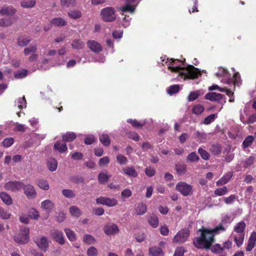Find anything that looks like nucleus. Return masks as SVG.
Instances as JSON below:
<instances>
[{"label": "nucleus", "mask_w": 256, "mask_h": 256, "mask_svg": "<svg viewBox=\"0 0 256 256\" xmlns=\"http://www.w3.org/2000/svg\"><path fill=\"white\" fill-rule=\"evenodd\" d=\"M28 216L29 218L32 219L37 220L40 217L38 212L34 208H31L28 212Z\"/></svg>", "instance_id": "ea45409f"}, {"label": "nucleus", "mask_w": 256, "mask_h": 256, "mask_svg": "<svg viewBox=\"0 0 256 256\" xmlns=\"http://www.w3.org/2000/svg\"><path fill=\"white\" fill-rule=\"evenodd\" d=\"M69 211L70 214L75 218H78L82 214L80 209L76 206H70L69 208Z\"/></svg>", "instance_id": "2f4dec72"}, {"label": "nucleus", "mask_w": 256, "mask_h": 256, "mask_svg": "<svg viewBox=\"0 0 256 256\" xmlns=\"http://www.w3.org/2000/svg\"><path fill=\"white\" fill-rule=\"evenodd\" d=\"M14 106H17L19 109L25 108L26 106V102L24 96L19 98L15 101Z\"/></svg>", "instance_id": "7c9ffc66"}, {"label": "nucleus", "mask_w": 256, "mask_h": 256, "mask_svg": "<svg viewBox=\"0 0 256 256\" xmlns=\"http://www.w3.org/2000/svg\"><path fill=\"white\" fill-rule=\"evenodd\" d=\"M176 189L184 196H190L193 194L192 186L184 182H178L176 186Z\"/></svg>", "instance_id": "39448f33"}, {"label": "nucleus", "mask_w": 256, "mask_h": 256, "mask_svg": "<svg viewBox=\"0 0 256 256\" xmlns=\"http://www.w3.org/2000/svg\"><path fill=\"white\" fill-rule=\"evenodd\" d=\"M32 40V38L28 36H22L17 39V44L20 47L26 46Z\"/></svg>", "instance_id": "2eb2a0df"}, {"label": "nucleus", "mask_w": 256, "mask_h": 256, "mask_svg": "<svg viewBox=\"0 0 256 256\" xmlns=\"http://www.w3.org/2000/svg\"><path fill=\"white\" fill-rule=\"evenodd\" d=\"M190 235V232L187 230H182L179 231L173 238V242L175 243H182L185 242Z\"/></svg>", "instance_id": "1a4fd4ad"}, {"label": "nucleus", "mask_w": 256, "mask_h": 256, "mask_svg": "<svg viewBox=\"0 0 256 256\" xmlns=\"http://www.w3.org/2000/svg\"><path fill=\"white\" fill-rule=\"evenodd\" d=\"M84 42L79 40H74L72 43V47L76 49H81L84 48Z\"/></svg>", "instance_id": "09e8293b"}, {"label": "nucleus", "mask_w": 256, "mask_h": 256, "mask_svg": "<svg viewBox=\"0 0 256 256\" xmlns=\"http://www.w3.org/2000/svg\"><path fill=\"white\" fill-rule=\"evenodd\" d=\"M36 5L35 0H23L20 2V6L23 8H30Z\"/></svg>", "instance_id": "c756f323"}, {"label": "nucleus", "mask_w": 256, "mask_h": 256, "mask_svg": "<svg viewBox=\"0 0 256 256\" xmlns=\"http://www.w3.org/2000/svg\"><path fill=\"white\" fill-rule=\"evenodd\" d=\"M16 12V10L12 6H4L0 10V13L2 15H12Z\"/></svg>", "instance_id": "412c9836"}, {"label": "nucleus", "mask_w": 256, "mask_h": 256, "mask_svg": "<svg viewBox=\"0 0 256 256\" xmlns=\"http://www.w3.org/2000/svg\"><path fill=\"white\" fill-rule=\"evenodd\" d=\"M148 224L153 228H156L158 226L159 220L158 218L154 214L149 216L148 218Z\"/></svg>", "instance_id": "393cba45"}, {"label": "nucleus", "mask_w": 256, "mask_h": 256, "mask_svg": "<svg viewBox=\"0 0 256 256\" xmlns=\"http://www.w3.org/2000/svg\"><path fill=\"white\" fill-rule=\"evenodd\" d=\"M30 230L26 226L21 227L19 233L14 236V241L20 244H25L29 241Z\"/></svg>", "instance_id": "20e7f679"}, {"label": "nucleus", "mask_w": 256, "mask_h": 256, "mask_svg": "<svg viewBox=\"0 0 256 256\" xmlns=\"http://www.w3.org/2000/svg\"><path fill=\"white\" fill-rule=\"evenodd\" d=\"M184 248L183 247L177 248L174 256H184Z\"/></svg>", "instance_id": "e2e57ef3"}, {"label": "nucleus", "mask_w": 256, "mask_h": 256, "mask_svg": "<svg viewBox=\"0 0 256 256\" xmlns=\"http://www.w3.org/2000/svg\"><path fill=\"white\" fill-rule=\"evenodd\" d=\"M54 149L60 152H64V146L62 144L56 142L54 146Z\"/></svg>", "instance_id": "69168bd1"}, {"label": "nucleus", "mask_w": 256, "mask_h": 256, "mask_svg": "<svg viewBox=\"0 0 256 256\" xmlns=\"http://www.w3.org/2000/svg\"><path fill=\"white\" fill-rule=\"evenodd\" d=\"M37 50L38 46L36 44L24 48V54L25 56H29L28 60L30 62H35L38 60V55L36 53Z\"/></svg>", "instance_id": "423d86ee"}, {"label": "nucleus", "mask_w": 256, "mask_h": 256, "mask_svg": "<svg viewBox=\"0 0 256 256\" xmlns=\"http://www.w3.org/2000/svg\"><path fill=\"white\" fill-rule=\"evenodd\" d=\"M233 176L232 172H229L216 182V185L221 186L227 184Z\"/></svg>", "instance_id": "dca6fc26"}, {"label": "nucleus", "mask_w": 256, "mask_h": 256, "mask_svg": "<svg viewBox=\"0 0 256 256\" xmlns=\"http://www.w3.org/2000/svg\"><path fill=\"white\" fill-rule=\"evenodd\" d=\"M28 74V71L26 70H20L14 73V76L16 78H22L26 77Z\"/></svg>", "instance_id": "c9c22d12"}, {"label": "nucleus", "mask_w": 256, "mask_h": 256, "mask_svg": "<svg viewBox=\"0 0 256 256\" xmlns=\"http://www.w3.org/2000/svg\"><path fill=\"white\" fill-rule=\"evenodd\" d=\"M217 118V114H212L206 116L204 120L202 123L204 124H209Z\"/></svg>", "instance_id": "a18cd8bd"}, {"label": "nucleus", "mask_w": 256, "mask_h": 256, "mask_svg": "<svg viewBox=\"0 0 256 256\" xmlns=\"http://www.w3.org/2000/svg\"><path fill=\"white\" fill-rule=\"evenodd\" d=\"M69 17L72 19H77L82 16V12L80 10H72L68 12Z\"/></svg>", "instance_id": "58836bf2"}, {"label": "nucleus", "mask_w": 256, "mask_h": 256, "mask_svg": "<svg viewBox=\"0 0 256 256\" xmlns=\"http://www.w3.org/2000/svg\"><path fill=\"white\" fill-rule=\"evenodd\" d=\"M83 242L87 244H94L96 242V240L92 236L86 234L83 236Z\"/></svg>", "instance_id": "72a5a7b5"}, {"label": "nucleus", "mask_w": 256, "mask_h": 256, "mask_svg": "<svg viewBox=\"0 0 256 256\" xmlns=\"http://www.w3.org/2000/svg\"><path fill=\"white\" fill-rule=\"evenodd\" d=\"M86 254L88 256H98V250L94 246H90L88 249Z\"/></svg>", "instance_id": "de8ad7c7"}, {"label": "nucleus", "mask_w": 256, "mask_h": 256, "mask_svg": "<svg viewBox=\"0 0 256 256\" xmlns=\"http://www.w3.org/2000/svg\"><path fill=\"white\" fill-rule=\"evenodd\" d=\"M55 240L60 244H64V239L63 238V234L62 232L55 231L53 234Z\"/></svg>", "instance_id": "473e14b6"}, {"label": "nucleus", "mask_w": 256, "mask_h": 256, "mask_svg": "<svg viewBox=\"0 0 256 256\" xmlns=\"http://www.w3.org/2000/svg\"><path fill=\"white\" fill-rule=\"evenodd\" d=\"M211 250L212 252L220 254L223 251V248L220 244H216L212 248Z\"/></svg>", "instance_id": "052dcab7"}, {"label": "nucleus", "mask_w": 256, "mask_h": 256, "mask_svg": "<svg viewBox=\"0 0 256 256\" xmlns=\"http://www.w3.org/2000/svg\"><path fill=\"white\" fill-rule=\"evenodd\" d=\"M210 90H218L220 92H224L228 96H230L232 94V91L226 88H222L220 87L216 84H214L208 88Z\"/></svg>", "instance_id": "a878e982"}, {"label": "nucleus", "mask_w": 256, "mask_h": 256, "mask_svg": "<svg viewBox=\"0 0 256 256\" xmlns=\"http://www.w3.org/2000/svg\"><path fill=\"white\" fill-rule=\"evenodd\" d=\"M224 230V228L222 225L213 229L200 228L198 230L201 232V236L194 241V244L198 248H209L214 241V236Z\"/></svg>", "instance_id": "f03ea898"}, {"label": "nucleus", "mask_w": 256, "mask_h": 256, "mask_svg": "<svg viewBox=\"0 0 256 256\" xmlns=\"http://www.w3.org/2000/svg\"><path fill=\"white\" fill-rule=\"evenodd\" d=\"M228 188L226 186H223L220 188H216L214 190V194L218 196H222L228 193Z\"/></svg>", "instance_id": "79ce46f5"}, {"label": "nucleus", "mask_w": 256, "mask_h": 256, "mask_svg": "<svg viewBox=\"0 0 256 256\" xmlns=\"http://www.w3.org/2000/svg\"><path fill=\"white\" fill-rule=\"evenodd\" d=\"M0 198L2 202L7 206H10L13 202V200L11 196L6 192H1L0 193Z\"/></svg>", "instance_id": "6ab92c4d"}, {"label": "nucleus", "mask_w": 256, "mask_h": 256, "mask_svg": "<svg viewBox=\"0 0 256 256\" xmlns=\"http://www.w3.org/2000/svg\"><path fill=\"white\" fill-rule=\"evenodd\" d=\"M150 256H163L164 252L162 250L158 247L154 246L149 248Z\"/></svg>", "instance_id": "4be33fe9"}, {"label": "nucleus", "mask_w": 256, "mask_h": 256, "mask_svg": "<svg viewBox=\"0 0 256 256\" xmlns=\"http://www.w3.org/2000/svg\"><path fill=\"white\" fill-rule=\"evenodd\" d=\"M110 176H111L109 175L106 172H100L98 176V182L100 184L106 183L108 180Z\"/></svg>", "instance_id": "cd10ccee"}, {"label": "nucleus", "mask_w": 256, "mask_h": 256, "mask_svg": "<svg viewBox=\"0 0 256 256\" xmlns=\"http://www.w3.org/2000/svg\"><path fill=\"white\" fill-rule=\"evenodd\" d=\"M11 214L2 208H0V218L4 220H8L10 218Z\"/></svg>", "instance_id": "49530a36"}, {"label": "nucleus", "mask_w": 256, "mask_h": 256, "mask_svg": "<svg viewBox=\"0 0 256 256\" xmlns=\"http://www.w3.org/2000/svg\"><path fill=\"white\" fill-rule=\"evenodd\" d=\"M136 7V5H134L130 4H127L122 7L120 8V10L122 12V14H124L127 12L130 14H132L134 13Z\"/></svg>", "instance_id": "bb28decb"}, {"label": "nucleus", "mask_w": 256, "mask_h": 256, "mask_svg": "<svg viewBox=\"0 0 256 256\" xmlns=\"http://www.w3.org/2000/svg\"><path fill=\"white\" fill-rule=\"evenodd\" d=\"M100 140L101 142L106 146H108L110 144V140L107 134H102L100 135Z\"/></svg>", "instance_id": "37998d69"}, {"label": "nucleus", "mask_w": 256, "mask_h": 256, "mask_svg": "<svg viewBox=\"0 0 256 256\" xmlns=\"http://www.w3.org/2000/svg\"><path fill=\"white\" fill-rule=\"evenodd\" d=\"M198 152L203 159L206 160L209 158L210 155L208 153L204 150L199 148Z\"/></svg>", "instance_id": "680f3d73"}, {"label": "nucleus", "mask_w": 256, "mask_h": 256, "mask_svg": "<svg viewBox=\"0 0 256 256\" xmlns=\"http://www.w3.org/2000/svg\"><path fill=\"white\" fill-rule=\"evenodd\" d=\"M36 184L39 188L45 190H47L49 189V184L46 180H39L37 181Z\"/></svg>", "instance_id": "e433bc0d"}, {"label": "nucleus", "mask_w": 256, "mask_h": 256, "mask_svg": "<svg viewBox=\"0 0 256 256\" xmlns=\"http://www.w3.org/2000/svg\"><path fill=\"white\" fill-rule=\"evenodd\" d=\"M51 24L54 26H62L64 25V20L62 18H55L51 21Z\"/></svg>", "instance_id": "8fccbe9b"}, {"label": "nucleus", "mask_w": 256, "mask_h": 256, "mask_svg": "<svg viewBox=\"0 0 256 256\" xmlns=\"http://www.w3.org/2000/svg\"><path fill=\"white\" fill-rule=\"evenodd\" d=\"M87 44L88 48L94 52H99L102 50L101 44L95 40H89Z\"/></svg>", "instance_id": "4468645a"}, {"label": "nucleus", "mask_w": 256, "mask_h": 256, "mask_svg": "<svg viewBox=\"0 0 256 256\" xmlns=\"http://www.w3.org/2000/svg\"><path fill=\"white\" fill-rule=\"evenodd\" d=\"M161 234L163 236H167L169 233V230L166 225L162 226L160 228Z\"/></svg>", "instance_id": "774afa93"}, {"label": "nucleus", "mask_w": 256, "mask_h": 256, "mask_svg": "<svg viewBox=\"0 0 256 256\" xmlns=\"http://www.w3.org/2000/svg\"><path fill=\"white\" fill-rule=\"evenodd\" d=\"M205 98L212 102L218 101L222 98V95L212 92L206 94L205 95Z\"/></svg>", "instance_id": "f3484780"}, {"label": "nucleus", "mask_w": 256, "mask_h": 256, "mask_svg": "<svg viewBox=\"0 0 256 256\" xmlns=\"http://www.w3.org/2000/svg\"><path fill=\"white\" fill-rule=\"evenodd\" d=\"M179 90L180 87L178 85H173L169 87L167 92L170 95H172V94L178 92Z\"/></svg>", "instance_id": "6e6d98bb"}, {"label": "nucleus", "mask_w": 256, "mask_h": 256, "mask_svg": "<svg viewBox=\"0 0 256 256\" xmlns=\"http://www.w3.org/2000/svg\"><path fill=\"white\" fill-rule=\"evenodd\" d=\"M203 93L200 90L191 92L188 97V100L189 102H192L196 100Z\"/></svg>", "instance_id": "c85d7f7f"}, {"label": "nucleus", "mask_w": 256, "mask_h": 256, "mask_svg": "<svg viewBox=\"0 0 256 256\" xmlns=\"http://www.w3.org/2000/svg\"><path fill=\"white\" fill-rule=\"evenodd\" d=\"M147 210L146 205L144 203H140L135 208V212L138 215H143Z\"/></svg>", "instance_id": "5701e85b"}, {"label": "nucleus", "mask_w": 256, "mask_h": 256, "mask_svg": "<svg viewBox=\"0 0 256 256\" xmlns=\"http://www.w3.org/2000/svg\"><path fill=\"white\" fill-rule=\"evenodd\" d=\"M14 142V140L13 138H6L2 142V144L6 148H8Z\"/></svg>", "instance_id": "4d7b16f0"}, {"label": "nucleus", "mask_w": 256, "mask_h": 256, "mask_svg": "<svg viewBox=\"0 0 256 256\" xmlns=\"http://www.w3.org/2000/svg\"><path fill=\"white\" fill-rule=\"evenodd\" d=\"M14 22V18H2L0 20V26L6 27L10 26Z\"/></svg>", "instance_id": "4c0bfd02"}, {"label": "nucleus", "mask_w": 256, "mask_h": 256, "mask_svg": "<svg viewBox=\"0 0 256 256\" xmlns=\"http://www.w3.org/2000/svg\"><path fill=\"white\" fill-rule=\"evenodd\" d=\"M96 202L98 204L106 205L108 206H114L118 204V200L114 198L101 196L97 198Z\"/></svg>", "instance_id": "9d476101"}, {"label": "nucleus", "mask_w": 256, "mask_h": 256, "mask_svg": "<svg viewBox=\"0 0 256 256\" xmlns=\"http://www.w3.org/2000/svg\"><path fill=\"white\" fill-rule=\"evenodd\" d=\"M110 162V160L108 156H104L101 158L98 162L100 166L107 165Z\"/></svg>", "instance_id": "338daca9"}, {"label": "nucleus", "mask_w": 256, "mask_h": 256, "mask_svg": "<svg viewBox=\"0 0 256 256\" xmlns=\"http://www.w3.org/2000/svg\"><path fill=\"white\" fill-rule=\"evenodd\" d=\"M216 76L219 78H222L221 82L223 83L230 84L232 82L230 74L224 68H220L216 73Z\"/></svg>", "instance_id": "9b49d317"}, {"label": "nucleus", "mask_w": 256, "mask_h": 256, "mask_svg": "<svg viewBox=\"0 0 256 256\" xmlns=\"http://www.w3.org/2000/svg\"><path fill=\"white\" fill-rule=\"evenodd\" d=\"M117 162L120 165L125 164L127 163L128 160L126 157L122 154H118L116 156Z\"/></svg>", "instance_id": "5fc2aeb1"}, {"label": "nucleus", "mask_w": 256, "mask_h": 256, "mask_svg": "<svg viewBox=\"0 0 256 256\" xmlns=\"http://www.w3.org/2000/svg\"><path fill=\"white\" fill-rule=\"evenodd\" d=\"M162 64L167 66L172 73L176 74V76H180L184 80L186 78H194L200 74V71L192 66L183 67L182 62L178 59L166 58V61L162 60Z\"/></svg>", "instance_id": "f257e3e1"}, {"label": "nucleus", "mask_w": 256, "mask_h": 256, "mask_svg": "<svg viewBox=\"0 0 256 256\" xmlns=\"http://www.w3.org/2000/svg\"><path fill=\"white\" fill-rule=\"evenodd\" d=\"M176 172L180 174H184L186 170V166L184 164H177L176 166Z\"/></svg>", "instance_id": "bf43d9fd"}, {"label": "nucleus", "mask_w": 256, "mask_h": 256, "mask_svg": "<svg viewBox=\"0 0 256 256\" xmlns=\"http://www.w3.org/2000/svg\"><path fill=\"white\" fill-rule=\"evenodd\" d=\"M36 242L38 246L42 250L44 251L46 250L48 244V242L46 237L43 236L39 240H38Z\"/></svg>", "instance_id": "aec40b11"}, {"label": "nucleus", "mask_w": 256, "mask_h": 256, "mask_svg": "<svg viewBox=\"0 0 256 256\" xmlns=\"http://www.w3.org/2000/svg\"><path fill=\"white\" fill-rule=\"evenodd\" d=\"M22 187H24V184L18 181H10L4 185L6 190L12 192L19 191L22 189Z\"/></svg>", "instance_id": "6e6552de"}, {"label": "nucleus", "mask_w": 256, "mask_h": 256, "mask_svg": "<svg viewBox=\"0 0 256 256\" xmlns=\"http://www.w3.org/2000/svg\"><path fill=\"white\" fill-rule=\"evenodd\" d=\"M27 128V127L24 125L18 122H16L14 124V130L16 132H24Z\"/></svg>", "instance_id": "a19ab883"}, {"label": "nucleus", "mask_w": 256, "mask_h": 256, "mask_svg": "<svg viewBox=\"0 0 256 256\" xmlns=\"http://www.w3.org/2000/svg\"><path fill=\"white\" fill-rule=\"evenodd\" d=\"M65 233L68 237V238L70 241H74L76 239V236L74 232L69 229L65 230Z\"/></svg>", "instance_id": "864d4df0"}, {"label": "nucleus", "mask_w": 256, "mask_h": 256, "mask_svg": "<svg viewBox=\"0 0 256 256\" xmlns=\"http://www.w3.org/2000/svg\"><path fill=\"white\" fill-rule=\"evenodd\" d=\"M76 138V134L73 132H67L65 134V141H72Z\"/></svg>", "instance_id": "13d9d810"}, {"label": "nucleus", "mask_w": 256, "mask_h": 256, "mask_svg": "<svg viewBox=\"0 0 256 256\" xmlns=\"http://www.w3.org/2000/svg\"><path fill=\"white\" fill-rule=\"evenodd\" d=\"M102 19L106 22H112L116 19L114 9L111 7L103 8L100 12Z\"/></svg>", "instance_id": "0eeeda50"}, {"label": "nucleus", "mask_w": 256, "mask_h": 256, "mask_svg": "<svg viewBox=\"0 0 256 256\" xmlns=\"http://www.w3.org/2000/svg\"><path fill=\"white\" fill-rule=\"evenodd\" d=\"M104 233L108 236H114L120 232L118 226L114 224H109L106 225L104 228Z\"/></svg>", "instance_id": "f8f14e48"}, {"label": "nucleus", "mask_w": 256, "mask_h": 256, "mask_svg": "<svg viewBox=\"0 0 256 256\" xmlns=\"http://www.w3.org/2000/svg\"><path fill=\"white\" fill-rule=\"evenodd\" d=\"M26 197L29 199L34 198L36 195V191L34 187L30 184H28L24 185V187H22Z\"/></svg>", "instance_id": "ddd939ff"}, {"label": "nucleus", "mask_w": 256, "mask_h": 256, "mask_svg": "<svg viewBox=\"0 0 256 256\" xmlns=\"http://www.w3.org/2000/svg\"><path fill=\"white\" fill-rule=\"evenodd\" d=\"M187 160L190 162H197L199 158L198 156L194 152L190 153L187 156Z\"/></svg>", "instance_id": "3c124183"}, {"label": "nucleus", "mask_w": 256, "mask_h": 256, "mask_svg": "<svg viewBox=\"0 0 256 256\" xmlns=\"http://www.w3.org/2000/svg\"><path fill=\"white\" fill-rule=\"evenodd\" d=\"M254 137L252 136H248L244 141L242 145L244 148L250 146L254 140Z\"/></svg>", "instance_id": "603ef678"}, {"label": "nucleus", "mask_w": 256, "mask_h": 256, "mask_svg": "<svg viewBox=\"0 0 256 256\" xmlns=\"http://www.w3.org/2000/svg\"><path fill=\"white\" fill-rule=\"evenodd\" d=\"M48 168L50 171H54L58 166V162L54 158H50L48 162Z\"/></svg>", "instance_id": "f704fd0d"}, {"label": "nucleus", "mask_w": 256, "mask_h": 256, "mask_svg": "<svg viewBox=\"0 0 256 256\" xmlns=\"http://www.w3.org/2000/svg\"><path fill=\"white\" fill-rule=\"evenodd\" d=\"M95 140L96 138L94 136L89 135L84 140V143L86 144H91L95 141Z\"/></svg>", "instance_id": "0e129e2a"}, {"label": "nucleus", "mask_w": 256, "mask_h": 256, "mask_svg": "<svg viewBox=\"0 0 256 256\" xmlns=\"http://www.w3.org/2000/svg\"><path fill=\"white\" fill-rule=\"evenodd\" d=\"M246 228V224L244 222L241 221L236 224L234 226V230L238 234V236H234V241L238 246L242 245L244 242V230Z\"/></svg>", "instance_id": "7ed1b4c3"}, {"label": "nucleus", "mask_w": 256, "mask_h": 256, "mask_svg": "<svg viewBox=\"0 0 256 256\" xmlns=\"http://www.w3.org/2000/svg\"><path fill=\"white\" fill-rule=\"evenodd\" d=\"M54 207L53 202L50 200H46L41 202V208L48 212H50Z\"/></svg>", "instance_id": "a211bd4d"}, {"label": "nucleus", "mask_w": 256, "mask_h": 256, "mask_svg": "<svg viewBox=\"0 0 256 256\" xmlns=\"http://www.w3.org/2000/svg\"><path fill=\"white\" fill-rule=\"evenodd\" d=\"M204 110V107L201 104L194 106L192 108V112L196 114H201Z\"/></svg>", "instance_id": "c03bdc74"}, {"label": "nucleus", "mask_w": 256, "mask_h": 256, "mask_svg": "<svg viewBox=\"0 0 256 256\" xmlns=\"http://www.w3.org/2000/svg\"><path fill=\"white\" fill-rule=\"evenodd\" d=\"M124 173L130 177L136 178L138 176V173L132 167H126L122 168Z\"/></svg>", "instance_id": "b1692460"}]
</instances>
